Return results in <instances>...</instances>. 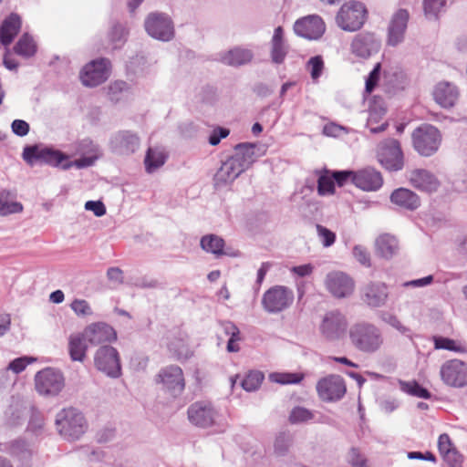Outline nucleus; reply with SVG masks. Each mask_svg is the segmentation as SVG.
<instances>
[{
    "label": "nucleus",
    "instance_id": "f257e3e1",
    "mask_svg": "<svg viewBox=\"0 0 467 467\" xmlns=\"http://www.w3.org/2000/svg\"><path fill=\"white\" fill-rule=\"evenodd\" d=\"M255 144L244 142L234 146V153L224 161L214 175L217 187L225 186L234 182L255 161Z\"/></svg>",
    "mask_w": 467,
    "mask_h": 467
},
{
    "label": "nucleus",
    "instance_id": "f03ea898",
    "mask_svg": "<svg viewBox=\"0 0 467 467\" xmlns=\"http://www.w3.org/2000/svg\"><path fill=\"white\" fill-rule=\"evenodd\" d=\"M348 334L352 346L366 354L376 353L384 344L381 329L369 322L361 321L353 324Z\"/></svg>",
    "mask_w": 467,
    "mask_h": 467
},
{
    "label": "nucleus",
    "instance_id": "7ed1b4c3",
    "mask_svg": "<svg viewBox=\"0 0 467 467\" xmlns=\"http://www.w3.org/2000/svg\"><path fill=\"white\" fill-rule=\"evenodd\" d=\"M58 433L67 440H78L87 431L88 424L82 412L75 408L60 410L56 416Z\"/></svg>",
    "mask_w": 467,
    "mask_h": 467
},
{
    "label": "nucleus",
    "instance_id": "20e7f679",
    "mask_svg": "<svg viewBox=\"0 0 467 467\" xmlns=\"http://www.w3.org/2000/svg\"><path fill=\"white\" fill-rule=\"evenodd\" d=\"M367 18V9L363 3L350 0L338 10L336 22L344 31L354 32L361 28Z\"/></svg>",
    "mask_w": 467,
    "mask_h": 467
},
{
    "label": "nucleus",
    "instance_id": "39448f33",
    "mask_svg": "<svg viewBox=\"0 0 467 467\" xmlns=\"http://www.w3.org/2000/svg\"><path fill=\"white\" fill-rule=\"evenodd\" d=\"M348 326V319L343 313L338 310H330L322 317L318 331L324 340L337 342L346 336Z\"/></svg>",
    "mask_w": 467,
    "mask_h": 467
},
{
    "label": "nucleus",
    "instance_id": "423d86ee",
    "mask_svg": "<svg viewBox=\"0 0 467 467\" xmlns=\"http://www.w3.org/2000/svg\"><path fill=\"white\" fill-rule=\"evenodd\" d=\"M144 27L150 36L162 42L171 41L175 35L172 19L161 12L150 13L145 18Z\"/></svg>",
    "mask_w": 467,
    "mask_h": 467
},
{
    "label": "nucleus",
    "instance_id": "0eeeda50",
    "mask_svg": "<svg viewBox=\"0 0 467 467\" xmlns=\"http://www.w3.org/2000/svg\"><path fill=\"white\" fill-rule=\"evenodd\" d=\"M441 136L437 128L430 124H423L412 133L414 149L422 156H431L435 153L441 144Z\"/></svg>",
    "mask_w": 467,
    "mask_h": 467
},
{
    "label": "nucleus",
    "instance_id": "6e6552de",
    "mask_svg": "<svg viewBox=\"0 0 467 467\" xmlns=\"http://www.w3.org/2000/svg\"><path fill=\"white\" fill-rule=\"evenodd\" d=\"M294 301V292L284 285H275L262 297V306L269 314H278L287 309Z\"/></svg>",
    "mask_w": 467,
    "mask_h": 467
},
{
    "label": "nucleus",
    "instance_id": "1a4fd4ad",
    "mask_svg": "<svg viewBox=\"0 0 467 467\" xmlns=\"http://www.w3.org/2000/svg\"><path fill=\"white\" fill-rule=\"evenodd\" d=\"M22 156L25 161L31 166L36 161H40L53 167H59L62 161L68 159L58 150L38 145L25 147Z\"/></svg>",
    "mask_w": 467,
    "mask_h": 467
},
{
    "label": "nucleus",
    "instance_id": "9d476101",
    "mask_svg": "<svg viewBox=\"0 0 467 467\" xmlns=\"http://www.w3.org/2000/svg\"><path fill=\"white\" fill-rule=\"evenodd\" d=\"M94 364L98 370L109 378L121 376V364L118 350L111 346H101L95 353Z\"/></svg>",
    "mask_w": 467,
    "mask_h": 467
},
{
    "label": "nucleus",
    "instance_id": "9b49d317",
    "mask_svg": "<svg viewBox=\"0 0 467 467\" xmlns=\"http://www.w3.org/2000/svg\"><path fill=\"white\" fill-rule=\"evenodd\" d=\"M377 157L388 171H397L403 168V154L397 140L389 139L378 146Z\"/></svg>",
    "mask_w": 467,
    "mask_h": 467
},
{
    "label": "nucleus",
    "instance_id": "f8f14e48",
    "mask_svg": "<svg viewBox=\"0 0 467 467\" xmlns=\"http://www.w3.org/2000/svg\"><path fill=\"white\" fill-rule=\"evenodd\" d=\"M36 390L42 395H57L64 388L62 373L51 368L38 371L35 376Z\"/></svg>",
    "mask_w": 467,
    "mask_h": 467
},
{
    "label": "nucleus",
    "instance_id": "ddd939ff",
    "mask_svg": "<svg viewBox=\"0 0 467 467\" xmlns=\"http://www.w3.org/2000/svg\"><path fill=\"white\" fill-rule=\"evenodd\" d=\"M110 62L107 58H99L88 63L80 72V79L86 87H97L109 77Z\"/></svg>",
    "mask_w": 467,
    "mask_h": 467
},
{
    "label": "nucleus",
    "instance_id": "4468645a",
    "mask_svg": "<svg viewBox=\"0 0 467 467\" xmlns=\"http://www.w3.org/2000/svg\"><path fill=\"white\" fill-rule=\"evenodd\" d=\"M441 380L453 388H463L467 385V364L460 359H451L441 367Z\"/></svg>",
    "mask_w": 467,
    "mask_h": 467
},
{
    "label": "nucleus",
    "instance_id": "2eb2a0df",
    "mask_svg": "<svg viewBox=\"0 0 467 467\" xmlns=\"http://www.w3.org/2000/svg\"><path fill=\"white\" fill-rule=\"evenodd\" d=\"M187 416L192 425L206 429L214 425L218 412L211 403L197 401L189 406Z\"/></svg>",
    "mask_w": 467,
    "mask_h": 467
},
{
    "label": "nucleus",
    "instance_id": "dca6fc26",
    "mask_svg": "<svg viewBox=\"0 0 467 467\" xmlns=\"http://www.w3.org/2000/svg\"><path fill=\"white\" fill-rule=\"evenodd\" d=\"M344 379L338 375H329L319 379L317 383V391L324 401H336L346 393Z\"/></svg>",
    "mask_w": 467,
    "mask_h": 467
},
{
    "label": "nucleus",
    "instance_id": "f3484780",
    "mask_svg": "<svg viewBox=\"0 0 467 467\" xmlns=\"http://www.w3.org/2000/svg\"><path fill=\"white\" fill-rule=\"evenodd\" d=\"M327 289L337 298L348 296L354 290L353 280L343 272L328 273L325 279Z\"/></svg>",
    "mask_w": 467,
    "mask_h": 467
},
{
    "label": "nucleus",
    "instance_id": "a211bd4d",
    "mask_svg": "<svg viewBox=\"0 0 467 467\" xmlns=\"http://www.w3.org/2000/svg\"><path fill=\"white\" fill-rule=\"evenodd\" d=\"M409 18L410 15L406 9H399L393 14L388 28L389 46L396 47L403 42Z\"/></svg>",
    "mask_w": 467,
    "mask_h": 467
},
{
    "label": "nucleus",
    "instance_id": "6ab92c4d",
    "mask_svg": "<svg viewBox=\"0 0 467 467\" xmlns=\"http://www.w3.org/2000/svg\"><path fill=\"white\" fill-rule=\"evenodd\" d=\"M159 377L166 389L171 396L181 395L185 388L183 372L178 366H170L162 369Z\"/></svg>",
    "mask_w": 467,
    "mask_h": 467
},
{
    "label": "nucleus",
    "instance_id": "aec40b11",
    "mask_svg": "<svg viewBox=\"0 0 467 467\" xmlns=\"http://www.w3.org/2000/svg\"><path fill=\"white\" fill-rule=\"evenodd\" d=\"M140 143L137 134L129 130L115 133L109 141L111 150L120 155L134 153L139 149Z\"/></svg>",
    "mask_w": 467,
    "mask_h": 467
},
{
    "label": "nucleus",
    "instance_id": "412c9836",
    "mask_svg": "<svg viewBox=\"0 0 467 467\" xmlns=\"http://www.w3.org/2000/svg\"><path fill=\"white\" fill-rule=\"evenodd\" d=\"M83 335L84 338L93 346L110 343L117 338V334L113 327L103 322L88 325L84 329Z\"/></svg>",
    "mask_w": 467,
    "mask_h": 467
},
{
    "label": "nucleus",
    "instance_id": "4be33fe9",
    "mask_svg": "<svg viewBox=\"0 0 467 467\" xmlns=\"http://www.w3.org/2000/svg\"><path fill=\"white\" fill-rule=\"evenodd\" d=\"M388 297V287L382 282H370L361 290V299L368 306L372 308L385 306Z\"/></svg>",
    "mask_w": 467,
    "mask_h": 467
},
{
    "label": "nucleus",
    "instance_id": "5701e85b",
    "mask_svg": "<svg viewBox=\"0 0 467 467\" xmlns=\"http://www.w3.org/2000/svg\"><path fill=\"white\" fill-rule=\"evenodd\" d=\"M380 40L372 33H361L357 35L352 43V52L363 58H368L373 54L379 52L380 48Z\"/></svg>",
    "mask_w": 467,
    "mask_h": 467
},
{
    "label": "nucleus",
    "instance_id": "b1692460",
    "mask_svg": "<svg viewBox=\"0 0 467 467\" xmlns=\"http://www.w3.org/2000/svg\"><path fill=\"white\" fill-rule=\"evenodd\" d=\"M294 31L305 38L317 39L325 32V24L321 17L310 16L297 20L294 25Z\"/></svg>",
    "mask_w": 467,
    "mask_h": 467
},
{
    "label": "nucleus",
    "instance_id": "393cba45",
    "mask_svg": "<svg viewBox=\"0 0 467 467\" xmlns=\"http://www.w3.org/2000/svg\"><path fill=\"white\" fill-rule=\"evenodd\" d=\"M353 183L367 192L377 191L382 186L383 179L379 171L371 167L354 171Z\"/></svg>",
    "mask_w": 467,
    "mask_h": 467
},
{
    "label": "nucleus",
    "instance_id": "a878e982",
    "mask_svg": "<svg viewBox=\"0 0 467 467\" xmlns=\"http://www.w3.org/2000/svg\"><path fill=\"white\" fill-rule=\"evenodd\" d=\"M410 182L416 189L426 192H436L440 186V182L431 171L424 169H417L410 173Z\"/></svg>",
    "mask_w": 467,
    "mask_h": 467
},
{
    "label": "nucleus",
    "instance_id": "bb28decb",
    "mask_svg": "<svg viewBox=\"0 0 467 467\" xmlns=\"http://www.w3.org/2000/svg\"><path fill=\"white\" fill-rule=\"evenodd\" d=\"M254 53L251 49L235 47L219 55V60L227 66L240 67L252 61Z\"/></svg>",
    "mask_w": 467,
    "mask_h": 467
},
{
    "label": "nucleus",
    "instance_id": "cd10ccee",
    "mask_svg": "<svg viewBox=\"0 0 467 467\" xmlns=\"http://www.w3.org/2000/svg\"><path fill=\"white\" fill-rule=\"evenodd\" d=\"M459 92L457 88L449 82H440L433 91L435 101L443 108L452 107L458 99Z\"/></svg>",
    "mask_w": 467,
    "mask_h": 467
},
{
    "label": "nucleus",
    "instance_id": "c85d7f7f",
    "mask_svg": "<svg viewBox=\"0 0 467 467\" xmlns=\"http://www.w3.org/2000/svg\"><path fill=\"white\" fill-rule=\"evenodd\" d=\"M400 245L397 238L391 234H384L375 240L376 254L386 260L391 259L398 254Z\"/></svg>",
    "mask_w": 467,
    "mask_h": 467
},
{
    "label": "nucleus",
    "instance_id": "c756f323",
    "mask_svg": "<svg viewBox=\"0 0 467 467\" xmlns=\"http://www.w3.org/2000/svg\"><path fill=\"white\" fill-rule=\"evenodd\" d=\"M21 18L17 14L12 13L2 23L0 27V42L4 46H8L12 43L15 36L18 34L21 28Z\"/></svg>",
    "mask_w": 467,
    "mask_h": 467
},
{
    "label": "nucleus",
    "instance_id": "7c9ffc66",
    "mask_svg": "<svg viewBox=\"0 0 467 467\" xmlns=\"http://www.w3.org/2000/svg\"><path fill=\"white\" fill-rule=\"evenodd\" d=\"M288 53V46L284 39V30L277 26L271 39V59L275 64H282Z\"/></svg>",
    "mask_w": 467,
    "mask_h": 467
},
{
    "label": "nucleus",
    "instance_id": "2f4dec72",
    "mask_svg": "<svg viewBox=\"0 0 467 467\" xmlns=\"http://www.w3.org/2000/svg\"><path fill=\"white\" fill-rule=\"evenodd\" d=\"M390 200L394 204L408 210H415L420 204L419 196L406 188L395 190L390 195Z\"/></svg>",
    "mask_w": 467,
    "mask_h": 467
},
{
    "label": "nucleus",
    "instance_id": "473e14b6",
    "mask_svg": "<svg viewBox=\"0 0 467 467\" xmlns=\"http://www.w3.org/2000/svg\"><path fill=\"white\" fill-rule=\"evenodd\" d=\"M88 340L81 334L71 335L68 338V352L73 361L83 362L88 349Z\"/></svg>",
    "mask_w": 467,
    "mask_h": 467
},
{
    "label": "nucleus",
    "instance_id": "72a5a7b5",
    "mask_svg": "<svg viewBox=\"0 0 467 467\" xmlns=\"http://www.w3.org/2000/svg\"><path fill=\"white\" fill-rule=\"evenodd\" d=\"M15 193L3 190L0 192V215L7 216L13 213H18L23 211V205L21 202L13 201Z\"/></svg>",
    "mask_w": 467,
    "mask_h": 467
},
{
    "label": "nucleus",
    "instance_id": "f704fd0d",
    "mask_svg": "<svg viewBox=\"0 0 467 467\" xmlns=\"http://www.w3.org/2000/svg\"><path fill=\"white\" fill-rule=\"evenodd\" d=\"M167 155L162 148H149L144 160L147 172L155 171L165 163Z\"/></svg>",
    "mask_w": 467,
    "mask_h": 467
},
{
    "label": "nucleus",
    "instance_id": "c9c22d12",
    "mask_svg": "<svg viewBox=\"0 0 467 467\" xmlns=\"http://www.w3.org/2000/svg\"><path fill=\"white\" fill-rule=\"evenodd\" d=\"M385 114L386 109L380 104L375 103L374 105L369 107L367 126L368 127L371 133H379L386 130V128L388 127L387 122H384L379 126L374 127V124L379 122L383 119Z\"/></svg>",
    "mask_w": 467,
    "mask_h": 467
},
{
    "label": "nucleus",
    "instance_id": "e433bc0d",
    "mask_svg": "<svg viewBox=\"0 0 467 467\" xmlns=\"http://www.w3.org/2000/svg\"><path fill=\"white\" fill-rule=\"evenodd\" d=\"M220 327L224 335L229 336L227 351L238 352L240 350L238 342L242 339L239 328L231 321H221Z\"/></svg>",
    "mask_w": 467,
    "mask_h": 467
},
{
    "label": "nucleus",
    "instance_id": "4c0bfd02",
    "mask_svg": "<svg viewBox=\"0 0 467 467\" xmlns=\"http://www.w3.org/2000/svg\"><path fill=\"white\" fill-rule=\"evenodd\" d=\"M201 247L207 253H212L216 256L224 254V241L218 235L208 234L202 237L200 242Z\"/></svg>",
    "mask_w": 467,
    "mask_h": 467
},
{
    "label": "nucleus",
    "instance_id": "58836bf2",
    "mask_svg": "<svg viewBox=\"0 0 467 467\" xmlns=\"http://www.w3.org/2000/svg\"><path fill=\"white\" fill-rule=\"evenodd\" d=\"M14 49L16 54L28 57L35 54L36 44L28 34H24L15 46Z\"/></svg>",
    "mask_w": 467,
    "mask_h": 467
},
{
    "label": "nucleus",
    "instance_id": "ea45409f",
    "mask_svg": "<svg viewBox=\"0 0 467 467\" xmlns=\"http://www.w3.org/2000/svg\"><path fill=\"white\" fill-rule=\"evenodd\" d=\"M399 383H400V389L409 395L418 397V398H423V399L431 398V393L428 391V389L422 388L415 380H412V381L400 380Z\"/></svg>",
    "mask_w": 467,
    "mask_h": 467
},
{
    "label": "nucleus",
    "instance_id": "a19ab883",
    "mask_svg": "<svg viewBox=\"0 0 467 467\" xmlns=\"http://www.w3.org/2000/svg\"><path fill=\"white\" fill-rule=\"evenodd\" d=\"M346 461L350 467H370L366 455L357 447H351L348 451Z\"/></svg>",
    "mask_w": 467,
    "mask_h": 467
},
{
    "label": "nucleus",
    "instance_id": "79ce46f5",
    "mask_svg": "<svg viewBox=\"0 0 467 467\" xmlns=\"http://www.w3.org/2000/svg\"><path fill=\"white\" fill-rule=\"evenodd\" d=\"M434 347L436 349H446L457 353H464L467 351L466 348L459 342L443 337H434Z\"/></svg>",
    "mask_w": 467,
    "mask_h": 467
},
{
    "label": "nucleus",
    "instance_id": "37998d69",
    "mask_svg": "<svg viewBox=\"0 0 467 467\" xmlns=\"http://www.w3.org/2000/svg\"><path fill=\"white\" fill-rule=\"evenodd\" d=\"M264 379L265 376L261 371L253 370L244 377L241 385L246 391H254L260 387Z\"/></svg>",
    "mask_w": 467,
    "mask_h": 467
},
{
    "label": "nucleus",
    "instance_id": "c03bdc74",
    "mask_svg": "<svg viewBox=\"0 0 467 467\" xmlns=\"http://www.w3.org/2000/svg\"><path fill=\"white\" fill-rule=\"evenodd\" d=\"M292 443V438L290 434L285 432L279 433L274 443L275 453L278 456H284L288 452V450Z\"/></svg>",
    "mask_w": 467,
    "mask_h": 467
},
{
    "label": "nucleus",
    "instance_id": "a18cd8bd",
    "mask_svg": "<svg viewBox=\"0 0 467 467\" xmlns=\"http://www.w3.org/2000/svg\"><path fill=\"white\" fill-rule=\"evenodd\" d=\"M445 5V0H423L424 14L428 19H437Z\"/></svg>",
    "mask_w": 467,
    "mask_h": 467
},
{
    "label": "nucleus",
    "instance_id": "49530a36",
    "mask_svg": "<svg viewBox=\"0 0 467 467\" xmlns=\"http://www.w3.org/2000/svg\"><path fill=\"white\" fill-rule=\"evenodd\" d=\"M313 418V413L304 408V407H296L292 410L289 415V421L292 424L303 423L310 420Z\"/></svg>",
    "mask_w": 467,
    "mask_h": 467
},
{
    "label": "nucleus",
    "instance_id": "de8ad7c7",
    "mask_svg": "<svg viewBox=\"0 0 467 467\" xmlns=\"http://www.w3.org/2000/svg\"><path fill=\"white\" fill-rule=\"evenodd\" d=\"M380 319L403 335H408L410 332V328L404 326L393 314L384 312L381 314Z\"/></svg>",
    "mask_w": 467,
    "mask_h": 467
},
{
    "label": "nucleus",
    "instance_id": "09e8293b",
    "mask_svg": "<svg viewBox=\"0 0 467 467\" xmlns=\"http://www.w3.org/2000/svg\"><path fill=\"white\" fill-rule=\"evenodd\" d=\"M352 255L363 266H371L370 254L365 246L361 244L355 245L352 249Z\"/></svg>",
    "mask_w": 467,
    "mask_h": 467
},
{
    "label": "nucleus",
    "instance_id": "8fccbe9b",
    "mask_svg": "<svg viewBox=\"0 0 467 467\" xmlns=\"http://www.w3.org/2000/svg\"><path fill=\"white\" fill-rule=\"evenodd\" d=\"M333 176L323 174L317 181V191L320 195L331 194L334 192L335 183Z\"/></svg>",
    "mask_w": 467,
    "mask_h": 467
},
{
    "label": "nucleus",
    "instance_id": "3c124183",
    "mask_svg": "<svg viewBox=\"0 0 467 467\" xmlns=\"http://www.w3.org/2000/svg\"><path fill=\"white\" fill-rule=\"evenodd\" d=\"M271 379L280 384L299 383L303 377L294 373H275L270 376Z\"/></svg>",
    "mask_w": 467,
    "mask_h": 467
},
{
    "label": "nucleus",
    "instance_id": "603ef678",
    "mask_svg": "<svg viewBox=\"0 0 467 467\" xmlns=\"http://www.w3.org/2000/svg\"><path fill=\"white\" fill-rule=\"evenodd\" d=\"M128 88L125 81H115L109 86L108 95L111 101L117 102L120 99V94Z\"/></svg>",
    "mask_w": 467,
    "mask_h": 467
},
{
    "label": "nucleus",
    "instance_id": "864d4df0",
    "mask_svg": "<svg viewBox=\"0 0 467 467\" xmlns=\"http://www.w3.org/2000/svg\"><path fill=\"white\" fill-rule=\"evenodd\" d=\"M70 307L78 317H87L92 315V309L89 304L84 299H75L71 303Z\"/></svg>",
    "mask_w": 467,
    "mask_h": 467
},
{
    "label": "nucleus",
    "instance_id": "5fc2aeb1",
    "mask_svg": "<svg viewBox=\"0 0 467 467\" xmlns=\"http://www.w3.org/2000/svg\"><path fill=\"white\" fill-rule=\"evenodd\" d=\"M307 66L310 71L311 78L314 80L317 79L321 76L324 68V62L321 57L317 56L311 57L307 63Z\"/></svg>",
    "mask_w": 467,
    "mask_h": 467
},
{
    "label": "nucleus",
    "instance_id": "6e6d98bb",
    "mask_svg": "<svg viewBox=\"0 0 467 467\" xmlns=\"http://www.w3.org/2000/svg\"><path fill=\"white\" fill-rule=\"evenodd\" d=\"M317 231L318 236L321 240V243L325 247H329L335 243L336 234L333 232H331L329 229H327L320 224H317Z\"/></svg>",
    "mask_w": 467,
    "mask_h": 467
},
{
    "label": "nucleus",
    "instance_id": "4d7b16f0",
    "mask_svg": "<svg viewBox=\"0 0 467 467\" xmlns=\"http://www.w3.org/2000/svg\"><path fill=\"white\" fill-rule=\"evenodd\" d=\"M380 68V63H377L372 71L369 73L368 77L367 78L365 87V91L367 93H371L375 87L377 86L378 81L379 79Z\"/></svg>",
    "mask_w": 467,
    "mask_h": 467
},
{
    "label": "nucleus",
    "instance_id": "13d9d810",
    "mask_svg": "<svg viewBox=\"0 0 467 467\" xmlns=\"http://www.w3.org/2000/svg\"><path fill=\"white\" fill-rule=\"evenodd\" d=\"M230 134V130L223 127H216L211 132L208 142L212 146H216L220 143L222 139H225Z\"/></svg>",
    "mask_w": 467,
    "mask_h": 467
},
{
    "label": "nucleus",
    "instance_id": "bf43d9fd",
    "mask_svg": "<svg viewBox=\"0 0 467 467\" xmlns=\"http://www.w3.org/2000/svg\"><path fill=\"white\" fill-rule=\"evenodd\" d=\"M36 360L35 358L22 357L14 359L10 362L8 368L13 372L18 374L22 372L27 365L31 364Z\"/></svg>",
    "mask_w": 467,
    "mask_h": 467
},
{
    "label": "nucleus",
    "instance_id": "052dcab7",
    "mask_svg": "<svg viewBox=\"0 0 467 467\" xmlns=\"http://www.w3.org/2000/svg\"><path fill=\"white\" fill-rule=\"evenodd\" d=\"M438 449L440 453L443 456L451 451L456 450L447 433H442L438 439Z\"/></svg>",
    "mask_w": 467,
    "mask_h": 467
},
{
    "label": "nucleus",
    "instance_id": "680f3d73",
    "mask_svg": "<svg viewBox=\"0 0 467 467\" xmlns=\"http://www.w3.org/2000/svg\"><path fill=\"white\" fill-rule=\"evenodd\" d=\"M12 131L19 137H24L28 134L30 127L29 124L23 119H15L11 124Z\"/></svg>",
    "mask_w": 467,
    "mask_h": 467
},
{
    "label": "nucleus",
    "instance_id": "e2e57ef3",
    "mask_svg": "<svg viewBox=\"0 0 467 467\" xmlns=\"http://www.w3.org/2000/svg\"><path fill=\"white\" fill-rule=\"evenodd\" d=\"M449 467H462V456L456 451H451L442 456Z\"/></svg>",
    "mask_w": 467,
    "mask_h": 467
},
{
    "label": "nucleus",
    "instance_id": "0e129e2a",
    "mask_svg": "<svg viewBox=\"0 0 467 467\" xmlns=\"http://www.w3.org/2000/svg\"><path fill=\"white\" fill-rule=\"evenodd\" d=\"M79 150L84 153H88L90 155H99V157L101 156L99 146L88 139H85L80 141Z\"/></svg>",
    "mask_w": 467,
    "mask_h": 467
},
{
    "label": "nucleus",
    "instance_id": "69168bd1",
    "mask_svg": "<svg viewBox=\"0 0 467 467\" xmlns=\"http://www.w3.org/2000/svg\"><path fill=\"white\" fill-rule=\"evenodd\" d=\"M134 285L139 288H157L160 286V283L158 280L150 277V276H142L136 278L134 281Z\"/></svg>",
    "mask_w": 467,
    "mask_h": 467
},
{
    "label": "nucleus",
    "instance_id": "338daca9",
    "mask_svg": "<svg viewBox=\"0 0 467 467\" xmlns=\"http://www.w3.org/2000/svg\"><path fill=\"white\" fill-rule=\"evenodd\" d=\"M85 209L93 212L98 217H101L106 213V207L100 201H88L85 203Z\"/></svg>",
    "mask_w": 467,
    "mask_h": 467
},
{
    "label": "nucleus",
    "instance_id": "774afa93",
    "mask_svg": "<svg viewBox=\"0 0 467 467\" xmlns=\"http://www.w3.org/2000/svg\"><path fill=\"white\" fill-rule=\"evenodd\" d=\"M126 35L125 28L121 25H115L110 32L111 41L115 44V47L120 45Z\"/></svg>",
    "mask_w": 467,
    "mask_h": 467
}]
</instances>
